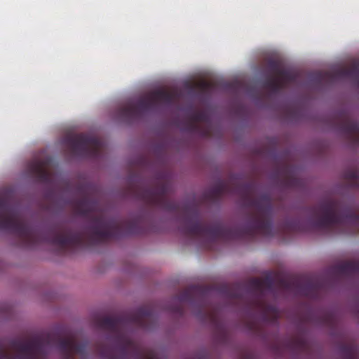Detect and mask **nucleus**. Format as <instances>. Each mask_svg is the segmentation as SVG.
I'll return each mask as SVG.
<instances>
[{"instance_id":"26","label":"nucleus","mask_w":359,"mask_h":359,"mask_svg":"<svg viewBox=\"0 0 359 359\" xmlns=\"http://www.w3.org/2000/svg\"><path fill=\"white\" fill-rule=\"evenodd\" d=\"M202 135L204 137H208L210 135V131L208 128H206L202 131Z\"/></svg>"},{"instance_id":"24","label":"nucleus","mask_w":359,"mask_h":359,"mask_svg":"<svg viewBox=\"0 0 359 359\" xmlns=\"http://www.w3.org/2000/svg\"><path fill=\"white\" fill-rule=\"evenodd\" d=\"M173 312L181 316L183 314L184 311L181 306H177L173 309Z\"/></svg>"},{"instance_id":"3","label":"nucleus","mask_w":359,"mask_h":359,"mask_svg":"<svg viewBox=\"0 0 359 359\" xmlns=\"http://www.w3.org/2000/svg\"><path fill=\"white\" fill-rule=\"evenodd\" d=\"M285 229L291 232L355 233L359 232V215L339 201L326 199L311 208V215L306 222L289 220Z\"/></svg>"},{"instance_id":"8","label":"nucleus","mask_w":359,"mask_h":359,"mask_svg":"<svg viewBox=\"0 0 359 359\" xmlns=\"http://www.w3.org/2000/svg\"><path fill=\"white\" fill-rule=\"evenodd\" d=\"M270 75L264 82L263 86L271 94H277L297 79V74L282 67L276 60H270L267 64Z\"/></svg>"},{"instance_id":"7","label":"nucleus","mask_w":359,"mask_h":359,"mask_svg":"<svg viewBox=\"0 0 359 359\" xmlns=\"http://www.w3.org/2000/svg\"><path fill=\"white\" fill-rule=\"evenodd\" d=\"M274 284V278L270 273L267 274L264 278H251L247 283V287L255 296L257 305L262 308L266 312L271 313V316L270 318L264 315L265 320L273 324L278 322L279 318L278 311L273 306L266 305L263 302V295L265 290H273Z\"/></svg>"},{"instance_id":"21","label":"nucleus","mask_w":359,"mask_h":359,"mask_svg":"<svg viewBox=\"0 0 359 359\" xmlns=\"http://www.w3.org/2000/svg\"><path fill=\"white\" fill-rule=\"evenodd\" d=\"M197 316L203 319L208 318L212 321L216 320V317L215 314L207 313L206 311H204L203 308H202L201 311L197 314Z\"/></svg>"},{"instance_id":"16","label":"nucleus","mask_w":359,"mask_h":359,"mask_svg":"<svg viewBox=\"0 0 359 359\" xmlns=\"http://www.w3.org/2000/svg\"><path fill=\"white\" fill-rule=\"evenodd\" d=\"M331 270L337 276H359V260L339 263L333 266Z\"/></svg>"},{"instance_id":"11","label":"nucleus","mask_w":359,"mask_h":359,"mask_svg":"<svg viewBox=\"0 0 359 359\" xmlns=\"http://www.w3.org/2000/svg\"><path fill=\"white\" fill-rule=\"evenodd\" d=\"M59 348L64 359H74L75 355L84 358L87 354L88 343L78 342L74 336H69L60 341Z\"/></svg>"},{"instance_id":"15","label":"nucleus","mask_w":359,"mask_h":359,"mask_svg":"<svg viewBox=\"0 0 359 359\" xmlns=\"http://www.w3.org/2000/svg\"><path fill=\"white\" fill-rule=\"evenodd\" d=\"M210 290V288L204 285H190L184 290L177 299L180 303L189 302L192 304L194 299L198 297L203 299Z\"/></svg>"},{"instance_id":"13","label":"nucleus","mask_w":359,"mask_h":359,"mask_svg":"<svg viewBox=\"0 0 359 359\" xmlns=\"http://www.w3.org/2000/svg\"><path fill=\"white\" fill-rule=\"evenodd\" d=\"M49 160H33L28 164V171L36 177L38 181L48 183L52 178V175L48 170Z\"/></svg>"},{"instance_id":"10","label":"nucleus","mask_w":359,"mask_h":359,"mask_svg":"<svg viewBox=\"0 0 359 359\" xmlns=\"http://www.w3.org/2000/svg\"><path fill=\"white\" fill-rule=\"evenodd\" d=\"M351 78L359 86V63H354L350 68H340L333 72H318L313 74L312 80L318 84L336 79Z\"/></svg>"},{"instance_id":"2","label":"nucleus","mask_w":359,"mask_h":359,"mask_svg":"<svg viewBox=\"0 0 359 359\" xmlns=\"http://www.w3.org/2000/svg\"><path fill=\"white\" fill-rule=\"evenodd\" d=\"M74 208L78 215L90 217V223L84 231L62 227L43 234L24 221L7 198L0 197V229L14 233L24 247L45 242L57 246L61 252L87 243L97 245L143 233L137 221H122L105 217L102 212L97 211V201L88 196L76 201Z\"/></svg>"},{"instance_id":"20","label":"nucleus","mask_w":359,"mask_h":359,"mask_svg":"<svg viewBox=\"0 0 359 359\" xmlns=\"http://www.w3.org/2000/svg\"><path fill=\"white\" fill-rule=\"evenodd\" d=\"M289 168L287 165H285L283 168V172H286L285 177H286V184L289 187H297L300 181L298 178L293 176L292 174L288 172Z\"/></svg>"},{"instance_id":"27","label":"nucleus","mask_w":359,"mask_h":359,"mask_svg":"<svg viewBox=\"0 0 359 359\" xmlns=\"http://www.w3.org/2000/svg\"><path fill=\"white\" fill-rule=\"evenodd\" d=\"M229 295L233 299H239L240 296L237 293H230Z\"/></svg>"},{"instance_id":"14","label":"nucleus","mask_w":359,"mask_h":359,"mask_svg":"<svg viewBox=\"0 0 359 359\" xmlns=\"http://www.w3.org/2000/svg\"><path fill=\"white\" fill-rule=\"evenodd\" d=\"M340 130L354 146L359 145V123L348 115L344 114L339 123Z\"/></svg>"},{"instance_id":"9","label":"nucleus","mask_w":359,"mask_h":359,"mask_svg":"<svg viewBox=\"0 0 359 359\" xmlns=\"http://www.w3.org/2000/svg\"><path fill=\"white\" fill-rule=\"evenodd\" d=\"M11 348L21 359H40L43 351V339L40 336H35L28 341L15 339L11 342Z\"/></svg>"},{"instance_id":"17","label":"nucleus","mask_w":359,"mask_h":359,"mask_svg":"<svg viewBox=\"0 0 359 359\" xmlns=\"http://www.w3.org/2000/svg\"><path fill=\"white\" fill-rule=\"evenodd\" d=\"M191 127L193 130H197L200 123L209 126L210 118L208 113L205 111H196L190 115Z\"/></svg>"},{"instance_id":"5","label":"nucleus","mask_w":359,"mask_h":359,"mask_svg":"<svg viewBox=\"0 0 359 359\" xmlns=\"http://www.w3.org/2000/svg\"><path fill=\"white\" fill-rule=\"evenodd\" d=\"M177 99L175 91L156 90L139 98L136 103L128 102L119 107L117 116L126 121H132L140 118L143 114L154 109L158 103L172 104Z\"/></svg>"},{"instance_id":"6","label":"nucleus","mask_w":359,"mask_h":359,"mask_svg":"<svg viewBox=\"0 0 359 359\" xmlns=\"http://www.w3.org/2000/svg\"><path fill=\"white\" fill-rule=\"evenodd\" d=\"M64 142L72 155L85 158H97L104 147L100 138L85 133L69 135Z\"/></svg>"},{"instance_id":"28","label":"nucleus","mask_w":359,"mask_h":359,"mask_svg":"<svg viewBox=\"0 0 359 359\" xmlns=\"http://www.w3.org/2000/svg\"><path fill=\"white\" fill-rule=\"evenodd\" d=\"M229 287L227 285H224L223 287H222V290L225 292V293H228L229 292Z\"/></svg>"},{"instance_id":"22","label":"nucleus","mask_w":359,"mask_h":359,"mask_svg":"<svg viewBox=\"0 0 359 359\" xmlns=\"http://www.w3.org/2000/svg\"><path fill=\"white\" fill-rule=\"evenodd\" d=\"M0 359H15L14 355L5 350L1 344H0Z\"/></svg>"},{"instance_id":"1","label":"nucleus","mask_w":359,"mask_h":359,"mask_svg":"<svg viewBox=\"0 0 359 359\" xmlns=\"http://www.w3.org/2000/svg\"><path fill=\"white\" fill-rule=\"evenodd\" d=\"M257 187L252 182L232 186L224 181L217 182L208 191L209 197L218 200L226 194H238L250 208L248 219L243 227H228L220 222L203 223L195 204H180L170 198L172 186L163 177L152 184L141 183L131 187V193L150 207L170 212H180V230L184 236L200 241L210 248L219 239H254L257 236H273V208L271 196L262 194L255 196Z\"/></svg>"},{"instance_id":"18","label":"nucleus","mask_w":359,"mask_h":359,"mask_svg":"<svg viewBox=\"0 0 359 359\" xmlns=\"http://www.w3.org/2000/svg\"><path fill=\"white\" fill-rule=\"evenodd\" d=\"M340 350L344 359H355L357 358L358 349L352 343L341 346Z\"/></svg>"},{"instance_id":"25","label":"nucleus","mask_w":359,"mask_h":359,"mask_svg":"<svg viewBox=\"0 0 359 359\" xmlns=\"http://www.w3.org/2000/svg\"><path fill=\"white\" fill-rule=\"evenodd\" d=\"M146 359H157V358H156L155 353L153 351H150L147 353Z\"/></svg>"},{"instance_id":"19","label":"nucleus","mask_w":359,"mask_h":359,"mask_svg":"<svg viewBox=\"0 0 359 359\" xmlns=\"http://www.w3.org/2000/svg\"><path fill=\"white\" fill-rule=\"evenodd\" d=\"M344 177L351 187H359V172L358 170L352 169L347 170L344 174Z\"/></svg>"},{"instance_id":"23","label":"nucleus","mask_w":359,"mask_h":359,"mask_svg":"<svg viewBox=\"0 0 359 359\" xmlns=\"http://www.w3.org/2000/svg\"><path fill=\"white\" fill-rule=\"evenodd\" d=\"M198 86L202 91H208L212 88L211 83L208 81H201Z\"/></svg>"},{"instance_id":"4","label":"nucleus","mask_w":359,"mask_h":359,"mask_svg":"<svg viewBox=\"0 0 359 359\" xmlns=\"http://www.w3.org/2000/svg\"><path fill=\"white\" fill-rule=\"evenodd\" d=\"M154 318L153 311L147 306H142L137 309L133 315L125 316H107L98 320V325L101 328L107 330L114 334L120 346V357L112 355L110 351H102V355H109V359H125L130 350L135 349L133 341L126 337L121 331L122 325L128 323L139 327L147 330L149 328L148 322L153 320Z\"/></svg>"},{"instance_id":"12","label":"nucleus","mask_w":359,"mask_h":359,"mask_svg":"<svg viewBox=\"0 0 359 359\" xmlns=\"http://www.w3.org/2000/svg\"><path fill=\"white\" fill-rule=\"evenodd\" d=\"M279 285L287 290L297 287L301 295L313 299L317 298L319 292V285L312 280H307L303 284H299L296 280L282 278L279 280Z\"/></svg>"}]
</instances>
